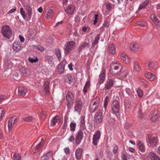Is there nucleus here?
I'll list each match as a JSON object with an SVG mask.
<instances>
[{
	"mask_svg": "<svg viewBox=\"0 0 160 160\" xmlns=\"http://www.w3.org/2000/svg\"><path fill=\"white\" fill-rule=\"evenodd\" d=\"M24 7L26 11L27 14H25V12L22 8H20V13L24 20H29L31 19L32 14L31 6L29 3H27L25 5Z\"/></svg>",
	"mask_w": 160,
	"mask_h": 160,
	"instance_id": "obj_1",
	"label": "nucleus"
},
{
	"mask_svg": "<svg viewBox=\"0 0 160 160\" xmlns=\"http://www.w3.org/2000/svg\"><path fill=\"white\" fill-rule=\"evenodd\" d=\"M122 69V66L118 62L112 63L110 67V73L113 75H118Z\"/></svg>",
	"mask_w": 160,
	"mask_h": 160,
	"instance_id": "obj_2",
	"label": "nucleus"
},
{
	"mask_svg": "<svg viewBox=\"0 0 160 160\" xmlns=\"http://www.w3.org/2000/svg\"><path fill=\"white\" fill-rule=\"evenodd\" d=\"M1 32L3 36L7 39H10L12 35V31L9 26L4 25L1 29Z\"/></svg>",
	"mask_w": 160,
	"mask_h": 160,
	"instance_id": "obj_3",
	"label": "nucleus"
},
{
	"mask_svg": "<svg viewBox=\"0 0 160 160\" xmlns=\"http://www.w3.org/2000/svg\"><path fill=\"white\" fill-rule=\"evenodd\" d=\"M84 101L83 99H80L77 98L76 99L74 107V111L79 113L81 111L82 106L84 104Z\"/></svg>",
	"mask_w": 160,
	"mask_h": 160,
	"instance_id": "obj_4",
	"label": "nucleus"
},
{
	"mask_svg": "<svg viewBox=\"0 0 160 160\" xmlns=\"http://www.w3.org/2000/svg\"><path fill=\"white\" fill-rule=\"evenodd\" d=\"M76 43L74 41L67 42L64 45V49L65 54H68L69 52L73 50L75 46Z\"/></svg>",
	"mask_w": 160,
	"mask_h": 160,
	"instance_id": "obj_5",
	"label": "nucleus"
},
{
	"mask_svg": "<svg viewBox=\"0 0 160 160\" xmlns=\"http://www.w3.org/2000/svg\"><path fill=\"white\" fill-rule=\"evenodd\" d=\"M120 108V103L117 101H113L112 105V109L113 113L117 114L119 113Z\"/></svg>",
	"mask_w": 160,
	"mask_h": 160,
	"instance_id": "obj_6",
	"label": "nucleus"
},
{
	"mask_svg": "<svg viewBox=\"0 0 160 160\" xmlns=\"http://www.w3.org/2000/svg\"><path fill=\"white\" fill-rule=\"evenodd\" d=\"M83 133L81 130L77 132L75 135V143L77 145L79 144L83 138Z\"/></svg>",
	"mask_w": 160,
	"mask_h": 160,
	"instance_id": "obj_7",
	"label": "nucleus"
},
{
	"mask_svg": "<svg viewBox=\"0 0 160 160\" xmlns=\"http://www.w3.org/2000/svg\"><path fill=\"white\" fill-rule=\"evenodd\" d=\"M114 82V78L111 77L108 78L105 84V88L107 90L110 89L113 87Z\"/></svg>",
	"mask_w": 160,
	"mask_h": 160,
	"instance_id": "obj_8",
	"label": "nucleus"
},
{
	"mask_svg": "<svg viewBox=\"0 0 160 160\" xmlns=\"http://www.w3.org/2000/svg\"><path fill=\"white\" fill-rule=\"evenodd\" d=\"M101 132L99 131H97L93 135L92 138V143L95 145H97L98 141L100 139Z\"/></svg>",
	"mask_w": 160,
	"mask_h": 160,
	"instance_id": "obj_9",
	"label": "nucleus"
},
{
	"mask_svg": "<svg viewBox=\"0 0 160 160\" xmlns=\"http://www.w3.org/2000/svg\"><path fill=\"white\" fill-rule=\"evenodd\" d=\"M102 120V110H99L95 114V121L98 123L101 122Z\"/></svg>",
	"mask_w": 160,
	"mask_h": 160,
	"instance_id": "obj_10",
	"label": "nucleus"
},
{
	"mask_svg": "<svg viewBox=\"0 0 160 160\" xmlns=\"http://www.w3.org/2000/svg\"><path fill=\"white\" fill-rule=\"evenodd\" d=\"M17 121V118L16 116H12L10 118L8 121V127L9 131H11L14 124Z\"/></svg>",
	"mask_w": 160,
	"mask_h": 160,
	"instance_id": "obj_11",
	"label": "nucleus"
},
{
	"mask_svg": "<svg viewBox=\"0 0 160 160\" xmlns=\"http://www.w3.org/2000/svg\"><path fill=\"white\" fill-rule=\"evenodd\" d=\"M54 14V8H48L46 11V17L47 19L52 18Z\"/></svg>",
	"mask_w": 160,
	"mask_h": 160,
	"instance_id": "obj_12",
	"label": "nucleus"
},
{
	"mask_svg": "<svg viewBox=\"0 0 160 160\" xmlns=\"http://www.w3.org/2000/svg\"><path fill=\"white\" fill-rule=\"evenodd\" d=\"M66 63V61L65 60H63L58 66V70L59 74H61L63 73L64 70V66Z\"/></svg>",
	"mask_w": 160,
	"mask_h": 160,
	"instance_id": "obj_13",
	"label": "nucleus"
},
{
	"mask_svg": "<svg viewBox=\"0 0 160 160\" xmlns=\"http://www.w3.org/2000/svg\"><path fill=\"white\" fill-rule=\"evenodd\" d=\"M65 80L66 82H68L70 84L72 85L74 84L75 80L74 76L67 75L65 77Z\"/></svg>",
	"mask_w": 160,
	"mask_h": 160,
	"instance_id": "obj_14",
	"label": "nucleus"
},
{
	"mask_svg": "<svg viewBox=\"0 0 160 160\" xmlns=\"http://www.w3.org/2000/svg\"><path fill=\"white\" fill-rule=\"evenodd\" d=\"M106 70L104 68H102V71L99 75L98 82L100 84L103 83L106 78Z\"/></svg>",
	"mask_w": 160,
	"mask_h": 160,
	"instance_id": "obj_15",
	"label": "nucleus"
},
{
	"mask_svg": "<svg viewBox=\"0 0 160 160\" xmlns=\"http://www.w3.org/2000/svg\"><path fill=\"white\" fill-rule=\"evenodd\" d=\"M75 9V7L72 5H68L65 11L67 13L69 14H72L74 10Z\"/></svg>",
	"mask_w": 160,
	"mask_h": 160,
	"instance_id": "obj_16",
	"label": "nucleus"
},
{
	"mask_svg": "<svg viewBox=\"0 0 160 160\" xmlns=\"http://www.w3.org/2000/svg\"><path fill=\"white\" fill-rule=\"evenodd\" d=\"M66 98L67 101L69 104L72 103L74 100V96L73 94L69 91L67 92Z\"/></svg>",
	"mask_w": 160,
	"mask_h": 160,
	"instance_id": "obj_17",
	"label": "nucleus"
},
{
	"mask_svg": "<svg viewBox=\"0 0 160 160\" xmlns=\"http://www.w3.org/2000/svg\"><path fill=\"white\" fill-rule=\"evenodd\" d=\"M90 47L89 42H86L82 43L79 47L78 52H80L82 50L88 48Z\"/></svg>",
	"mask_w": 160,
	"mask_h": 160,
	"instance_id": "obj_18",
	"label": "nucleus"
},
{
	"mask_svg": "<svg viewBox=\"0 0 160 160\" xmlns=\"http://www.w3.org/2000/svg\"><path fill=\"white\" fill-rule=\"evenodd\" d=\"M27 92V89L25 87H20L18 89V95L23 97Z\"/></svg>",
	"mask_w": 160,
	"mask_h": 160,
	"instance_id": "obj_19",
	"label": "nucleus"
},
{
	"mask_svg": "<svg viewBox=\"0 0 160 160\" xmlns=\"http://www.w3.org/2000/svg\"><path fill=\"white\" fill-rule=\"evenodd\" d=\"M49 82L48 81H46L44 85V88L43 90V92L44 94L47 95H48L49 94Z\"/></svg>",
	"mask_w": 160,
	"mask_h": 160,
	"instance_id": "obj_20",
	"label": "nucleus"
},
{
	"mask_svg": "<svg viewBox=\"0 0 160 160\" xmlns=\"http://www.w3.org/2000/svg\"><path fill=\"white\" fill-rule=\"evenodd\" d=\"M150 18L157 26L160 25V21L155 14H153L151 15Z\"/></svg>",
	"mask_w": 160,
	"mask_h": 160,
	"instance_id": "obj_21",
	"label": "nucleus"
},
{
	"mask_svg": "<svg viewBox=\"0 0 160 160\" xmlns=\"http://www.w3.org/2000/svg\"><path fill=\"white\" fill-rule=\"evenodd\" d=\"M149 143L152 146H154L157 143V138L156 137L151 136L150 138L148 137Z\"/></svg>",
	"mask_w": 160,
	"mask_h": 160,
	"instance_id": "obj_22",
	"label": "nucleus"
},
{
	"mask_svg": "<svg viewBox=\"0 0 160 160\" xmlns=\"http://www.w3.org/2000/svg\"><path fill=\"white\" fill-rule=\"evenodd\" d=\"M12 48L16 52L20 50L21 47L19 42L17 41L15 42L13 44Z\"/></svg>",
	"mask_w": 160,
	"mask_h": 160,
	"instance_id": "obj_23",
	"label": "nucleus"
},
{
	"mask_svg": "<svg viewBox=\"0 0 160 160\" xmlns=\"http://www.w3.org/2000/svg\"><path fill=\"white\" fill-rule=\"evenodd\" d=\"M140 45L138 43L132 42L130 45V49L134 51H137L140 48Z\"/></svg>",
	"mask_w": 160,
	"mask_h": 160,
	"instance_id": "obj_24",
	"label": "nucleus"
},
{
	"mask_svg": "<svg viewBox=\"0 0 160 160\" xmlns=\"http://www.w3.org/2000/svg\"><path fill=\"white\" fill-rule=\"evenodd\" d=\"M82 148H79L77 149L75 152V157L78 159H80L82 157Z\"/></svg>",
	"mask_w": 160,
	"mask_h": 160,
	"instance_id": "obj_25",
	"label": "nucleus"
},
{
	"mask_svg": "<svg viewBox=\"0 0 160 160\" xmlns=\"http://www.w3.org/2000/svg\"><path fill=\"white\" fill-rule=\"evenodd\" d=\"M60 117L59 116L56 115L53 118L52 120L50 125L51 126H54L56 125L57 122H60Z\"/></svg>",
	"mask_w": 160,
	"mask_h": 160,
	"instance_id": "obj_26",
	"label": "nucleus"
},
{
	"mask_svg": "<svg viewBox=\"0 0 160 160\" xmlns=\"http://www.w3.org/2000/svg\"><path fill=\"white\" fill-rule=\"evenodd\" d=\"M20 71L22 76L28 75L30 73L29 69L24 67H22L20 68Z\"/></svg>",
	"mask_w": 160,
	"mask_h": 160,
	"instance_id": "obj_27",
	"label": "nucleus"
},
{
	"mask_svg": "<svg viewBox=\"0 0 160 160\" xmlns=\"http://www.w3.org/2000/svg\"><path fill=\"white\" fill-rule=\"evenodd\" d=\"M149 157L150 160H160L158 157L152 152H151L149 153Z\"/></svg>",
	"mask_w": 160,
	"mask_h": 160,
	"instance_id": "obj_28",
	"label": "nucleus"
},
{
	"mask_svg": "<svg viewBox=\"0 0 160 160\" xmlns=\"http://www.w3.org/2000/svg\"><path fill=\"white\" fill-rule=\"evenodd\" d=\"M90 86V81H87L84 86L82 91L83 93L85 95L87 92Z\"/></svg>",
	"mask_w": 160,
	"mask_h": 160,
	"instance_id": "obj_29",
	"label": "nucleus"
},
{
	"mask_svg": "<svg viewBox=\"0 0 160 160\" xmlns=\"http://www.w3.org/2000/svg\"><path fill=\"white\" fill-rule=\"evenodd\" d=\"M52 152H48L46 154L42 157L41 160H48L50 158L52 155Z\"/></svg>",
	"mask_w": 160,
	"mask_h": 160,
	"instance_id": "obj_30",
	"label": "nucleus"
},
{
	"mask_svg": "<svg viewBox=\"0 0 160 160\" xmlns=\"http://www.w3.org/2000/svg\"><path fill=\"white\" fill-rule=\"evenodd\" d=\"M121 58L125 63H128L129 62V59L128 56L125 53H122L121 54Z\"/></svg>",
	"mask_w": 160,
	"mask_h": 160,
	"instance_id": "obj_31",
	"label": "nucleus"
},
{
	"mask_svg": "<svg viewBox=\"0 0 160 160\" xmlns=\"http://www.w3.org/2000/svg\"><path fill=\"white\" fill-rule=\"evenodd\" d=\"M108 50L110 53L113 54H114L116 52V48L115 46L113 44L109 45Z\"/></svg>",
	"mask_w": 160,
	"mask_h": 160,
	"instance_id": "obj_32",
	"label": "nucleus"
},
{
	"mask_svg": "<svg viewBox=\"0 0 160 160\" xmlns=\"http://www.w3.org/2000/svg\"><path fill=\"white\" fill-rule=\"evenodd\" d=\"M146 65L150 69H152L154 66V63L153 61L151 60H149L146 61Z\"/></svg>",
	"mask_w": 160,
	"mask_h": 160,
	"instance_id": "obj_33",
	"label": "nucleus"
},
{
	"mask_svg": "<svg viewBox=\"0 0 160 160\" xmlns=\"http://www.w3.org/2000/svg\"><path fill=\"white\" fill-rule=\"evenodd\" d=\"M12 66V64L10 60H8L5 62L4 66L6 69L11 68Z\"/></svg>",
	"mask_w": 160,
	"mask_h": 160,
	"instance_id": "obj_34",
	"label": "nucleus"
},
{
	"mask_svg": "<svg viewBox=\"0 0 160 160\" xmlns=\"http://www.w3.org/2000/svg\"><path fill=\"white\" fill-rule=\"evenodd\" d=\"M145 75L146 77L149 79L150 81H153L156 78V76L150 72L147 73Z\"/></svg>",
	"mask_w": 160,
	"mask_h": 160,
	"instance_id": "obj_35",
	"label": "nucleus"
},
{
	"mask_svg": "<svg viewBox=\"0 0 160 160\" xmlns=\"http://www.w3.org/2000/svg\"><path fill=\"white\" fill-rule=\"evenodd\" d=\"M137 145L141 152H143L145 151V147L142 141H139L137 143Z\"/></svg>",
	"mask_w": 160,
	"mask_h": 160,
	"instance_id": "obj_36",
	"label": "nucleus"
},
{
	"mask_svg": "<svg viewBox=\"0 0 160 160\" xmlns=\"http://www.w3.org/2000/svg\"><path fill=\"white\" fill-rule=\"evenodd\" d=\"M42 147V146L38 144L34 148H33L32 149V152L34 153H37L40 151Z\"/></svg>",
	"mask_w": 160,
	"mask_h": 160,
	"instance_id": "obj_37",
	"label": "nucleus"
},
{
	"mask_svg": "<svg viewBox=\"0 0 160 160\" xmlns=\"http://www.w3.org/2000/svg\"><path fill=\"white\" fill-rule=\"evenodd\" d=\"M100 102L99 98L98 97H96L93 99L91 102V103L95 105V106H98Z\"/></svg>",
	"mask_w": 160,
	"mask_h": 160,
	"instance_id": "obj_38",
	"label": "nucleus"
},
{
	"mask_svg": "<svg viewBox=\"0 0 160 160\" xmlns=\"http://www.w3.org/2000/svg\"><path fill=\"white\" fill-rule=\"evenodd\" d=\"M133 69L134 71L137 72H138L141 70V67L139 66L138 63L136 62L134 63Z\"/></svg>",
	"mask_w": 160,
	"mask_h": 160,
	"instance_id": "obj_39",
	"label": "nucleus"
},
{
	"mask_svg": "<svg viewBox=\"0 0 160 160\" xmlns=\"http://www.w3.org/2000/svg\"><path fill=\"white\" fill-rule=\"evenodd\" d=\"M76 124L73 121L72 122L70 125V130L72 132H74L76 129Z\"/></svg>",
	"mask_w": 160,
	"mask_h": 160,
	"instance_id": "obj_40",
	"label": "nucleus"
},
{
	"mask_svg": "<svg viewBox=\"0 0 160 160\" xmlns=\"http://www.w3.org/2000/svg\"><path fill=\"white\" fill-rule=\"evenodd\" d=\"M98 106H95V105L90 103L89 109L90 112H94L98 108Z\"/></svg>",
	"mask_w": 160,
	"mask_h": 160,
	"instance_id": "obj_41",
	"label": "nucleus"
},
{
	"mask_svg": "<svg viewBox=\"0 0 160 160\" xmlns=\"http://www.w3.org/2000/svg\"><path fill=\"white\" fill-rule=\"evenodd\" d=\"M22 119L24 121L27 122H31L33 120V119L32 117L28 116L23 117Z\"/></svg>",
	"mask_w": 160,
	"mask_h": 160,
	"instance_id": "obj_42",
	"label": "nucleus"
},
{
	"mask_svg": "<svg viewBox=\"0 0 160 160\" xmlns=\"http://www.w3.org/2000/svg\"><path fill=\"white\" fill-rule=\"evenodd\" d=\"M149 3V2L148 1H145L142 3L140 5V6L138 8V9L141 10L142 9L144 8Z\"/></svg>",
	"mask_w": 160,
	"mask_h": 160,
	"instance_id": "obj_43",
	"label": "nucleus"
},
{
	"mask_svg": "<svg viewBox=\"0 0 160 160\" xmlns=\"http://www.w3.org/2000/svg\"><path fill=\"white\" fill-rule=\"evenodd\" d=\"M55 53L57 57V58L59 61H60L61 58V52L60 50L58 49H57L55 50Z\"/></svg>",
	"mask_w": 160,
	"mask_h": 160,
	"instance_id": "obj_44",
	"label": "nucleus"
},
{
	"mask_svg": "<svg viewBox=\"0 0 160 160\" xmlns=\"http://www.w3.org/2000/svg\"><path fill=\"white\" fill-rule=\"evenodd\" d=\"M13 159L14 160H20L21 159V155L18 153H15L13 156Z\"/></svg>",
	"mask_w": 160,
	"mask_h": 160,
	"instance_id": "obj_45",
	"label": "nucleus"
},
{
	"mask_svg": "<svg viewBox=\"0 0 160 160\" xmlns=\"http://www.w3.org/2000/svg\"><path fill=\"white\" fill-rule=\"evenodd\" d=\"M100 34H98L96 36L95 38V40H94L93 42L92 43V45L94 46L96 45H97L98 43V41L100 39Z\"/></svg>",
	"mask_w": 160,
	"mask_h": 160,
	"instance_id": "obj_46",
	"label": "nucleus"
},
{
	"mask_svg": "<svg viewBox=\"0 0 160 160\" xmlns=\"http://www.w3.org/2000/svg\"><path fill=\"white\" fill-rule=\"evenodd\" d=\"M109 97L108 96H107L105 99L104 104V107L105 110L107 108L108 102H109Z\"/></svg>",
	"mask_w": 160,
	"mask_h": 160,
	"instance_id": "obj_47",
	"label": "nucleus"
},
{
	"mask_svg": "<svg viewBox=\"0 0 160 160\" xmlns=\"http://www.w3.org/2000/svg\"><path fill=\"white\" fill-rule=\"evenodd\" d=\"M137 24L141 27H144L147 25V23L144 21H141L138 22H137Z\"/></svg>",
	"mask_w": 160,
	"mask_h": 160,
	"instance_id": "obj_48",
	"label": "nucleus"
},
{
	"mask_svg": "<svg viewBox=\"0 0 160 160\" xmlns=\"http://www.w3.org/2000/svg\"><path fill=\"white\" fill-rule=\"evenodd\" d=\"M75 139L74 135L72 134L68 138V140L70 142H73Z\"/></svg>",
	"mask_w": 160,
	"mask_h": 160,
	"instance_id": "obj_49",
	"label": "nucleus"
},
{
	"mask_svg": "<svg viewBox=\"0 0 160 160\" xmlns=\"http://www.w3.org/2000/svg\"><path fill=\"white\" fill-rule=\"evenodd\" d=\"M137 92L139 98H141L142 97L143 92L141 89H138L137 90Z\"/></svg>",
	"mask_w": 160,
	"mask_h": 160,
	"instance_id": "obj_50",
	"label": "nucleus"
},
{
	"mask_svg": "<svg viewBox=\"0 0 160 160\" xmlns=\"http://www.w3.org/2000/svg\"><path fill=\"white\" fill-rule=\"evenodd\" d=\"M158 115L156 113L154 115H153V116L151 118V120L153 122H155L158 119Z\"/></svg>",
	"mask_w": 160,
	"mask_h": 160,
	"instance_id": "obj_51",
	"label": "nucleus"
},
{
	"mask_svg": "<svg viewBox=\"0 0 160 160\" xmlns=\"http://www.w3.org/2000/svg\"><path fill=\"white\" fill-rule=\"evenodd\" d=\"M138 81L141 82V84L142 85H144L146 84V81L142 78H139Z\"/></svg>",
	"mask_w": 160,
	"mask_h": 160,
	"instance_id": "obj_52",
	"label": "nucleus"
},
{
	"mask_svg": "<svg viewBox=\"0 0 160 160\" xmlns=\"http://www.w3.org/2000/svg\"><path fill=\"white\" fill-rule=\"evenodd\" d=\"M28 60L30 62L32 63H35L38 61V58H36L35 59H33L31 57H29L28 58Z\"/></svg>",
	"mask_w": 160,
	"mask_h": 160,
	"instance_id": "obj_53",
	"label": "nucleus"
},
{
	"mask_svg": "<svg viewBox=\"0 0 160 160\" xmlns=\"http://www.w3.org/2000/svg\"><path fill=\"white\" fill-rule=\"evenodd\" d=\"M127 75V72L125 71H123L122 72L119 74V75L121 76L122 78L123 79L125 78Z\"/></svg>",
	"mask_w": 160,
	"mask_h": 160,
	"instance_id": "obj_54",
	"label": "nucleus"
},
{
	"mask_svg": "<svg viewBox=\"0 0 160 160\" xmlns=\"http://www.w3.org/2000/svg\"><path fill=\"white\" fill-rule=\"evenodd\" d=\"M4 114V110L3 108H0V119L2 118Z\"/></svg>",
	"mask_w": 160,
	"mask_h": 160,
	"instance_id": "obj_55",
	"label": "nucleus"
},
{
	"mask_svg": "<svg viewBox=\"0 0 160 160\" xmlns=\"http://www.w3.org/2000/svg\"><path fill=\"white\" fill-rule=\"evenodd\" d=\"M47 60H48V62L49 64L51 63L53 61V59L51 56H49L47 58Z\"/></svg>",
	"mask_w": 160,
	"mask_h": 160,
	"instance_id": "obj_56",
	"label": "nucleus"
},
{
	"mask_svg": "<svg viewBox=\"0 0 160 160\" xmlns=\"http://www.w3.org/2000/svg\"><path fill=\"white\" fill-rule=\"evenodd\" d=\"M86 126L85 124H80V128L79 130H81L82 131L86 130Z\"/></svg>",
	"mask_w": 160,
	"mask_h": 160,
	"instance_id": "obj_57",
	"label": "nucleus"
},
{
	"mask_svg": "<svg viewBox=\"0 0 160 160\" xmlns=\"http://www.w3.org/2000/svg\"><path fill=\"white\" fill-rule=\"evenodd\" d=\"M40 51H43L44 50V48L40 45H38L36 47Z\"/></svg>",
	"mask_w": 160,
	"mask_h": 160,
	"instance_id": "obj_58",
	"label": "nucleus"
},
{
	"mask_svg": "<svg viewBox=\"0 0 160 160\" xmlns=\"http://www.w3.org/2000/svg\"><path fill=\"white\" fill-rule=\"evenodd\" d=\"M98 14H95L94 15V17H93L94 20L93 24L94 25H95L96 22H97V20L98 19Z\"/></svg>",
	"mask_w": 160,
	"mask_h": 160,
	"instance_id": "obj_59",
	"label": "nucleus"
},
{
	"mask_svg": "<svg viewBox=\"0 0 160 160\" xmlns=\"http://www.w3.org/2000/svg\"><path fill=\"white\" fill-rule=\"evenodd\" d=\"M109 25V22L107 21H105L103 25L104 27H106L107 28L108 27Z\"/></svg>",
	"mask_w": 160,
	"mask_h": 160,
	"instance_id": "obj_60",
	"label": "nucleus"
},
{
	"mask_svg": "<svg viewBox=\"0 0 160 160\" xmlns=\"http://www.w3.org/2000/svg\"><path fill=\"white\" fill-rule=\"evenodd\" d=\"M80 124H85V118L84 116H82L81 118Z\"/></svg>",
	"mask_w": 160,
	"mask_h": 160,
	"instance_id": "obj_61",
	"label": "nucleus"
},
{
	"mask_svg": "<svg viewBox=\"0 0 160 160\" xmlns=\"http://www.w3.org/2000/svg\"><path fill=\"white\" fill-rule=\"evenodd\" d=\"M118 150V146H114L113 150V153L115 154L117 152Z\"/></svg>",
	"mask_w": 160,
	"mask_h": 160,
	"instance_id": "obj_62",
	"label": "nucleus"
},
{
	"mask_svg": "<svg viewBox=\"0 0 160 160\" xmlns=\"http://www.w3.org/2000/svg\"><path fill=\"white\" fill-rule=\"evenodd\" d=\"M16 7H15L14 8L12 9L8 12L7 13L9 14L14 12L16 11Z\"/></svg>",
	"mask_w": 160,
	"mask_h": 160,
	"instance_id": "obj_63",
	"label": "nucleus"
},
{
	"mask_svg": "<svg viewBox=\"0 0 160 160\" xmlns=\"http://www.w3.org/2000/svg\"><path fill=\"white\" fill-rule=\"evenodd\" d=\"M64 151L66 154H69L70 151V149L68 148H65L64 149Z\"/></svg>",
	"mask_w": 160,
	"mask_h": 160,
	"instance_id": "obj_64",
	"label": "nucleus"
}]
</instances>
